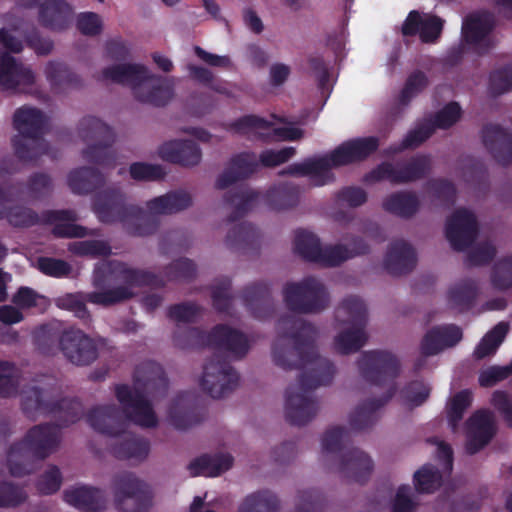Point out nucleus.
<instances>
[{
  "instance_id": "obj_28",
  "label": "nucleus",
  "mask_w": 512,
  "mask_h": 512,
  "mask_svg": "<svg viewBox=\"0 0 512 512\" xmlns=\"http://www.w3.org/2000/svg\"><path fill=\"white\" fill-rule=\"evenodd\" d=\"M241 298L251 315L257 319L269 318L275 311L270 285L265 281L246 285L241 292Z\"/></svg>"
},
{
  "instance_id": "obj_31",
  "label": "nucleus",
  "mask_w": 512,
  "mask_h": 512,
  "mask_svg": "<svg viewBox=\"0 0 512 512\" xmlns=\"http://www.w3.org/2000/svg\"><path fill=\"white\" fill-rule=\"evenodd\" d=\"M462 338L463 331L458 325H436L425 333L421 342V350L424 355L433 356L455 347Z\"/></svg>"
},
{
  "instance_id": "obj_60",
  "label": "nucleus",
  "mask_w": 512,
  "mask_h": 512,
  "mask_svg": "<svg viewBox=\"0 0 512 512\" xmlns=\"http://www.w3.org/2000/svg\"><path fill=\"white\" fill-rule=\"evenodd\" d=\"M489 282L493 289L499 292L512 288V255L503 256L493 264Z\"/></svg>"
},
{
  "instance_id": "obj_5",
  "label": "nucleus",
  "mask_w": 512,
  "mask_h": 512,
  "mask_svg": "<svg viewBox=\"0 0 512 512\" xmlns=\"http://www.w3.org/2000/svg\"><path fill=\"white\" fill-rule=\"evenodd\" d=\"M379 146L376 137L356 138L346 141L330 153L294 163L281 170L279 175L309 176L312 185L323 186L332 183L335 175L331 171L345 165L364 161Z\"/></svg>"
},
{
  "instance_id": "obj_32",
  "label": "nucleus",
  "mask_w": 512,
  "mask_h": 512,
  "mask_svg": "<svg viewBox=\"0 0 512 512\" xmlns=\"http://www.w3.org/2000/svg\"><path fill=\"white\" fill-rule=\"evenodd\" d=\"M109 450L118 459L142 462L149 455L150 443L147 439L125 429L114 436L109 444Z\"/></svg>"
},
{
  "instance_id": "obj_1",
  "label": "nucleus",
  "mask_w": 512,
  "mask_h": 512,
  "mask_svg": "<svg viewBox=\"0 0 512 512\" xmlns=\"http://www.w3.org/2000/svg\"><path fill=\"white\" fill-rule=\"evenodd\" d=\"M275 332L271 358L277 367L283 370H302L300 378L310 388L332 382L336 367L329 359L318 354L315 343L319 330L313 323L285 314L277 320Z\"/></svg>"
},
{
  "instance_id": "obj_41",
  "label": "nucleus",
  "mask_w": 512,
  "mask_h": 512,
  "mask_svg": "<svg viewBox=\"0 0 512 512\" xmlns=\"http://www.w3.org/2000/svg\"><path fill=\"white\" fill-rule=\"evenodd\" d=\"M348 432L344 427L333 426L328 428L321 438V461L331 469L348 449L345 443Z\"/></svg>"
},
{
  "instance_id": "obj_24",
  "label": "nucleus",
  "mask_w": 512,
  "mask_h": 512,
  "mask_svg": "<svg viewBox=\"0 0 512 512\" xmlns=\"http://www.w3.org/2000/svg\"><path fill=\"white\" fill-rule=\"evenodd\" d=\"M478 224L475 215L467 209H457L446 224V237L453 249L462 251L476 238Z\"/></svg>"
},
{
  "instance_id": "obj_50",
  "label": "nucleus",
  "mask_w": 512,
  "mask_h": 512,
  "mask_svg": "<svg viewBox=\"0 0 512 512\" xmlns=\"http://www.w3.org/2000/svg\"><path fill=\"white\" fill-rule=\"evenodd\" d=\"M300 189L293 183H281L269 188L265 194L266 204L275 211H284L296 207L299 203Z\"/></svg>"
},
{
  "instance_id": "obj_33",
  "label": "nucleus",
  "mask_w": 512,
  "mask_h": 512,
  "mask_svg": "<svg viewBox=\"0 0 512 512\" xmlns=\"http://www.w3.org/2000/svg\"><path fill=\"white\" fill-rule=\"evenodd\" d=\"M161 159L186 168L195 167L202 160L200 147L191 140H171L158 147Z\"/></svg>"
},
{
  "instance_id": "obj_46",
  "label": "nucleus",
  "mask_w": 512,
  "mask_h": 512,
  "mask_svg": "<svg viewBox=\"0 0 512 512\" xmlns=\"http://www.w3.org/2000/svg\"><path fill=\"white\" fill-rule=\"evenodd\" d=\"M160 227V220L145 207L133 206L123 230L133 237H147L155 234Z\"/></svg>"
},
{
  "instance_id": "obj_52",
  "label": "nucleus",
  "mask_w": 512,
  "mask_h": 512,
  "mask_svg": "<svg viewBox=\"0 0 512 512\" xmlns=\"http://www.w3.org/2000/svg\"><path fill=\"white\" fill-rule=\"evenodd\" d=\"M55 407L50 415L56 416L62 426H69L79 421L84 415V407L77 398L62 397L58 388L54 397Z\"/></svg>"
},
{
  "instance_id": "obj_6",
  "label": "nucleus",
  "mask_w": 512,
  "mask_h": 512,
  "mask_svg": "<svg viewBox=\"0 0 512 512\" xmlns=\"http://www.w3.org/2000/svg\"><path fill=\"white\" fill-rule=\"evenodd\" d=\"M60 427L44 423L30 428L21 442L8 451L7 465L12 476L21 477L35 469L34 461H42L55 453L61 443Z\"/></svg>"
},
{
  "instance_id": "obj_35",
  "label": "nucleus",
  "mask_w": 512,
  "mask_h": 512,
  "mask_svg": "<svg viewBox=\"0 0 512 512\" xmlns=\"http://www.w3.org/2000/svg\"><path fill=\"white\" fill-rule=\"evenodd\" d=\"M481 138L486 150L498 164L502 166L510 159L508 156L512 149L510 130L496 123H488L481 130Z\"/></svg>"
},
{
  "instance_id": "obj_45",
  "label": "nucleus",
  "mask_w": 512,
  "mask_h": 512,
  "mask_svg": "<svg viewBox=\"0 0 512 512\" xmlns=\"http://www.w3.org/2000/svg\"><path fill=\"white\" fill-rule=\"evenodd\" d=\"M67 182L73 193L88 194L103 187L107 179L99 168L84 166L71 171L68 174Z\"/></svg>"
},
{
  "instance_id": "obj_9",
  "label": "nucleus",
  "mask_w": 512,
  "mask_h": 512,
  "mask_svg": "<svg viewBox=\"0 0 512 512\" xmlns=\"http://www.w3.org/2000/svg\"><path fill=\"white\" fill-rule=\"evenodd\" d=\"M282 296L288 310L304 315L319 314L331 303L328 288L322 280L314 276L286 283Z\"/></svg>"
},
{
  "instance_id": "obj_30",
  "label": "nucleus",
  "mask_w": 512,
  "mask_h": 512,
  "mask_svg": "<svg viewBox=\"0 0 512 512\" xmlns=\"http://www.w3.org/2000/svg\"><path fill=\"white\" fill-rule=\"evenodd\" d=\"M63 499L81 512H103L108 503L103 490L88 485H75L65 489Z\"/></svg>"
},
{
  "instance_id": "obj_14",
  "label": "nucleus",
  "mask_w": 512,
  "mask_h": 512,
  "mask_svg": "<svg viewBox=\"0 0 512 512\" xmlns=\"http://www.w3.org/2000/svg\"><path fill=\"white\" fill-rule=\"evenodd\" d=\"M57 386L48 377L25 385L20 392V409L31 420H37L53 412Z\"/></svg>"
},
{
  "instance_id": "obj_63",
  "label": "nucleus",
  "mask_w": 512,
  "mask_h": 512,
  "mask_svg": "<svg viewBox=\"0 0 512 512\" xmlns=\"http://www.w3.org/2000/svg\"><path fill=\"white\" fill-rule=\"evenodd\" d=\"M197 275V266L191 259L179 258L170 263L164 277L167 281H191Z\"/></svg>"
},
{
  "instance_id": "obj_23",
  "label": "nucleus",
  "mask_w": 512,
  "mask_h": 512,
  "mask_svg": "<svg viewBox=\"0 0 512 512\" xmlns=\"http://www.w3.org/2000/svg\"><path fill=\"white\" fill-rule=\"evenodd\" d=\"M251 340L242 331L225 324L211 330L210 346L222 350L232 360H242L251 349Z\"/></svg>"
},
{
  "instance_id": "obj_34",
  "label": "nucleus",
  "mask_w": 512,
  "mask_h": 512,
  "mask_svg": "<svg viewBox=\"0 0 512 512\" xmlns=\"http://www.w3.org/2000/svg\"><path fill=\"white\" fill-rule=\"evenodd\" d=\"M396 388L390 385L385 396L359 402L349 414L352 429L364 431L372 428L379 419L378 411L392 398Z\"/></svg>"
},
{
  "instance_id": "obj_19",
  "label": "nucleus",
  "mask_w": 512,
  "mask_h": 512,
  "mask_svg": "<svg viewBox=\"0 0 512 512\" xmlns=\"http://www.w3.org/2000/svg\"><path fill=\"white\" fill-rule=\"evenodd\" d=\"M60 351L68 362L76 366H88L98 358L96 342L80 329L62 331Z\"/></svg>"
},
{
  "instance_id": "obj_48",
  "label": "nucleus",
  "mask_w": 512,
  "mask_h": 512,
  "mask_svg": "<svg viewBox=\"0 0 512 512\" xmlns=\"http://www.w3.org/2000/svg\"><path fill=\"white\" fill-rule=\"evenodd\" d=\"M44 73L55 92H63L83 86L82 78L60 62H48Z\"/></svg>"
},
{
  "instance_id": "obj_53",
  "label": "nucleus",
  "mask_w": 512,
  "mask_h": 512,
  "mask_svg": "<svg viewBox=\"0 0 512 512\" xmlns=\"http://www.w3.org/2000/svg\"><path fill=\"white\" fill-rule=\"evenodd\" d=\"M22 371L11 361L0 360V398H14L19 394Z\"/></svg>"
},
{
  "instance_id": "obj_11",
  "label": "nucleus",
  "mask_w": 512,
  "mask_h": 512,
  "mask_svg": "<svg viewBox=\"0 0 512 512\" xmlns=\"http://www.w3.org/2000/svg\"><path fill=\"white\" fill-rule=\"evenodd\" d=\"M239 382V373L220 356L214 355L205 361L200 386L210 397L222 399L229 396L237 389Z\"/></svg>"
},
{
  "instance_id": "obj_56",
  "label": "nucleus",
  "mask_w": 512,
  "mask_h": 512,
  "mask_svg": "<svg viewBox=\"0 0 512 512\" xmlns=\"http://www.w3.org/2000/svg\"><path fill=\"white\" fill-rule=\"evenodd\" d=\"M256 198L257 194L247 187H239L229 191L225 195V201L229 203L234 210L228 216V221L233 222L251 210L256 202Z\"/></svg>"
},
{
  "instance_id": "obj_59",
  "label": "nucleus",
  "mask_w": 512,
  "mask_h": 512,
  "mask_svg": "<svg viewBox=\"0 0 512 512\" xmlns=\"http://www.w3.org/2000/svg\"><path fill=\"white\" fill-rule=\"evenodd\" d=\"M508 331L509 324L506 322H499L482 338L474 351V356L477 359H483L495 354L498 347L504 341Z\"/></svg>"
},
{
  "instance_id": "obj_3",
  "label": "nucleus",
  "mask_w": 512,
  "mask_h": 512,
  "mask_svg": "<svg viewBox=\"0 0 512 512\" xmlns=\"http://www.w3.org/2000/svg\"><path fill=\"white\" fill-rule=\"evenodd\" d=\"M115 396L120 404H103L92 407L86 414L88 424L97 432L116 436L132 422L145 429L158 426V416L148 401L138 399L129 385L115 386Z\"/></svg>"
},
{
  "instance_id": "obj_55",
  "label": "nucleus",
  "mask_w": 512,
  "mask_h": 512,
  "mask_svg": "<svg viewBox=\"0 0 512 512\" xmlns=\"http://www.w3.org/2000/svg\"><path fill=\"white\" fill-rule=\"evenodd\" d=\"M280 500L269 490L257 491L248 495L238 512H279Z\"/></svg>"
},
{
  "instance_id": "obj_43",
  "label": "nucleus",
  "mask_w": 512,
  "mask_h": 512,
  "mask_svg": "<svg viewBox=\"0 0 512 512\" xmlns=\"http://www.w3.org/2000/svg\"><path fill=\"white\" fill-rule=\"evenodd\" d=\"M72 11L63 0H45L39 9V23L50 30L61 31L68 27Z\"/></svg>"
},
{
  "instance_id": "obj_49",
  "label": "nucleus",
  "mask_w": 512,
  "mask_h": 512,
  "mask_svg": "<svg viewBox=\"0 0 512 512\" xmlns=\"http://www.w3.org/2000/svg\"><path fill=\"white\" fill-rule=\"evenodd\" d=\"M382 207L385 211L393 215L409 219L418 212L420 208V200L414 192H394L384 198Z\"/></svg>"
},
{
  "instance_id": "obj_39",
  "label": "nucleus",
  "mask_w": 512,
  "mask_h": 512,
  "mask_svg": "<svg viewBox=\"0 0 512 512\" xmlns=\"http://www.w3.org/2000/svg\"><path fill=\"white\" fill-rule=\"evenodd\" d=\"M416 253L413 247L404 240L392 242L387 250L384 266L392 275L409 273L416 265Z\"/></svg>"
},
{
  "instance_id": "obj_42",
  "label": "nucleus",
  "mask_w": 512,
  "mask_h": 512,
  "mask_svg": "<svg viewBox=\"0 0 512 512\" xmlns=\"http://www.w3.org/2000/svg\"><path fill=\"white\" fill-rule=\"evenodd\" d=\"M234 462L231 454L225 452H216L204 454L194 459L188 465L191 476L204 475L209 477L219 476L228 471Z\"/></svg>"
},
{
  "instance_id": "obj_17",
  "label": "nucleus",
  "mask_w": 512,
  "mask_h": 512,
  "mask_svg": "<svg viewBox=\"0 0 512 512\" xmlns=\"http://www.w3.org/2000/svg\"><path fill=\"white\" fill-rule=\"evenodd\" d=\"M310 388L303 383V378L288 387L285 399V418L295 426H303L309 423L318 412V404L313 398Z\"/></svg>"
},
{
  "instance_id": "obj_4",
  "label": "nucleus",
  "mask_w": 512,
  "mask_h": 512,
  "mask_svg": "<svg viewBox=\"0 0 512 512\" xmlns=\"http://www.w3.org/2000/svg\"><path fill=\"white\" fill-rule=\"evenodd\" d=\"M103 83H114L130 89L133 98L143 104L162 107L174 97V80L154 74L140 63H115L94 75Z\"/></svg>"
},
{
  "instance_id": "obj_58",
  "label": "nucleus",
  "mask_w": 512,
  "mask_h": 512,
  "mask_svg": "<svg viewBox=\"0 0 512 512\" xmlns=\"http://www.w3.org/2000/svg\"><path fill=\"white\" fill-rule=\"evenodd\" d=\"M113 144L92 143L86 145L81 151L83 160L102 168H114L117 156L110 149Z\"/></svg>"
},
{
  "instance_id": "obj_37",
  "label": "nucleus",
  "mask_w": 512,
  "mask_h": 512,
  "mask_svg": "<svg viewBox=\"0 0 512 512\" xmlns=\"http://www.w3.org/2000/svg\"><path fill=\"white\" fill-rule=\"evenodd\" d=\"M44 220L53 223L52 232L57 237L83 238L90 235H97V229H88L84 226L75 224L78 215L73 210H55L47 211L44 214Z\"/></svg>"
},
{
  "instance_id": "obj_15",
  "label": "nucleus",
  "mask_w": 512,
  "mask_h": 512,
  "mask_svg": "<svg viewBox=\"0 0 512 512\" xmlns=\"http://www.w3.org/2000/svg\"><path fill=\"white\" fill-rule=\"evenodd\" d=\"M280 121L287 125L284 127H276L274 123L263 118L255 115H247L235 121L232 124V128L239 134L265 141H294L303 137V130L292 126V123L287 122L286 119H280Z\"/></svg>"
},
{
  "instance_id": "obj_36",
  "label": "nucleus",
  "mask_w": 512,
  "mask_h": 512,
  "mask_svg": "<svg viewBox=\"0 0 512 512\" xmlns=\"http://www.w3.org/2000/svg\"><path fill=\"white\" fill-rule=\"evenodd\" d=\"M258 159L255 154L240 153L233 156L223 172L218 176L215 187L227 189L238 181L248 178L257 168Z\"/></svg>"
},
{
  "instance_id": "obj_2",
  "label": "nucleus",
  "mask_w": 512,
  "mask_h": 512,
  "mask_svg": "<svg viewBox=\"0 0 512 512\" xmlns=\"http://www.w3.org/2000/svg\"><path fill=\"white\" fill-rule=\"evenodd\" d=\"M94 291L89 293H68L55 299L61 309L74 313L79 319H88L86 302L102 307H111L132 299L135 288L143 285L162 287L165 280L142 269L119 260H107L95 265L92 275Z\"/></svg>"
},
{
  "instance_id": "obj_61",
  "label": "nucleus",
  "mask_w": 512,
  "mask_h": 512,
  "mask_svg": "<svg viewBox=\"0 0 512 512\" xmlns=\"http://www.w3.org/2000/svg\"><path fill=\"white\" fill-rule=\"evenodd\" d=\"M189 77L212 89L213 91L223 94L228 98H233L234 94L227 88V85L223 81L215 80L214 74L207 68L189 64L187 65Z\"/></svg>"
},
{
  "instance_id": "obj_62",
  "label": "nucleus",
  "mask_w": 512,
  "mask_h": 512,
  "mask_svg": "<svg viewBox=\"0 0 512 512\" xmlns=\"http://www.w3.org/2000/svg\"><path fill=\"white\" fill-rule=\"evenodd\" d=\"M211 298L217 311L230 313L233 302L231 280L229 278L215 280L211 286Z\"/></svg>"
},
{
  "instance_id": "obj_10",
  "label": "nucleus",
  "mask_w": 512,
  "mask_h": 512,
  "mask_svg": "<svg viewBox=\"0 0 512 512\" xmlns=\"http://www.w3.org/2000/svg\"><path fill=\"white\" fill-rule=\"evenodd\" d=\"M112 494L117 512H149L152 507V495L148 486L129 472L114 476Z\"/></svg>"
},
{
  "instance_id": "obj_25",
  "label": "nucleus",
  "mask_w": 512,
  "mask_h": 512,
  "mask_svg": "<svg viewBox=\"0 0 512 512\" xmlns=\"http://www.w3.org/2000/svg\"><path fill=\"white\" fill-rule=\"evenodd\" d=\"M494 26V17L488 12H478L467 16L462 24V39L478 53L491 45L490 33Z\"/></svg>"
},
{
  "instance_id": "obj_8",
  "label": "nucleus",
  "mask_w": 512,
  "mask_h": 512,
  "mask_svg": "<svg viewBox=\"0 0 512 512\" xmlns=\"http://www.w3.org/2000/svg\"><path fill=\"white\" fill-rule=\"evenodd\" d=\"M45 125L44 114L36 108L23 106L14 112L13 126L18 134L11 141L20 161L34 162L48 152V144L43 139Z\"/></svg>"
},
{
  "instance_id": "obj_51",
  "label": "nucleus",
  "mask_w": 512,
  "mask_h": 512,
  "mask_svg": "<svg viewBox=\"0 0 512 512\" xmlns=\"http://www.w3.org/2000/svg\"><path fill=\"white\" fill-rule=\"evenodd\" d=\"M368 341L366 327L349 326L333 339V349L341 355L358 352Z\"/></svg>"
},
{
  "instance_id": "obj_16",
  "label": "nucleus",
  "mask_w": 512,
  "mask_h": 512,
  "mask_svg": "<svg viewBox=\"0 0 512 512\" xmlns=\"http://www.w3.org/2000/svg\"><path fill=\"white\" fill-rule=\"evenodd\" d=\"M460 116V106L455 102L449 103L434 116L418 123L413 130L408 132L401 144L395 147L393 151L396 153L404 149L418 147L434 133L436 128L448 129L460 119Z\"/></svg>"
},
{
  "instance_id": "obj_27",
  "label": "nucleus",
  "mask_w": 512,
  "mask_h": 512,
  "mask_svg": "<svg viewBox=\"0 0 512 512\" xmlns=\"http://www.w3.org/2000/svg\"><path fill=\"white\" fill-rule=\"evenodd\" d=\"M261 231L250 222L233 224L224 238V245L233 252L242 254L257 253L262 245Z\"/></svg>"
},
{
  "instance_id": "obj_38",
  "label": "nucleus",
  "mask_w": 512,
  "mask_h": 512,
  "mask_svg": "<svg viewBox=\"0 0 512 512\" xmlns=\"http://www.w3.org/2000/svg\"><path fill=\"white\" fill-rule=\"evenodd\" d=\"M444 21L434 15L421 16L417 11H411L403 23L402 33L405 36L419 33L425 43L435 42L443 29Z\"/></svg>"
},
{
  "instance_id": "obj_29",
  "label": "nucleus",
  "mask_w": 512,
  "mask_h": 512,
  "mask_svg": "<svg viewBox=\"0 0 512 512\" xmlns=\"http://www.w3.org/2000/svg\"><path fill=\"white\" fill-rule=\"evenodd\" d=\"M481 294L480 280L466 277L451 284L446 291L447 307L458 313L471 310Z\"/></svg>"
},
{
  "instance_id": "obj_57",
  "label": "nucleus",
  "mask_w": 512,
  "mask_h": 512,
  "mask_svg": "<svg viewBox=\"0 0 512 512\" xmlns=\"http://www.w3.org/2000/svg\"><path fill=\"white\" fill-rule=\"evenodd\" d=\"M62 332L55 323L44 324L34 331V342L38 350L45 355H54L60 350Z\"/></svg>"
},
{
  "instance_id": "obj_47",
  "label": "nucleus",
  "mask_w": 512,
  "mask_h": 512,
  "mask_svg": "<svg viewBox=\"0 0 512 512\" xmlns=\"http://www.w3.org/2000/svg\"><path fill=\"white\" fill-rule=\"evenodd\" d=\"M194 397L190 393H182L173 399L168 409V420L176 429L185 430L198 422L193 412Z\"/></svg>"
},
{
  "instance_id": "obj_26",
  "label": "nucleus",
  "mask_w": 512,
  "mask_h": 512,
  "mask_svg": "<svg viewBox=\"0 0 512 512\" xmlns=\"http://www.w3.org/2000/svg\"><path fill=\"white\" fill-rule=\"evenodd\" d=\"M331 469L349 481L364 483L374 470V462L363 450L349 448Z\"/></svg>"
},
{
  "instance_id": "obj_12",
  "label": "nucleus",
  "mask_w": 512,
  "mask_h": 512,
  "mask_svg": "<svg viewBox=\"0 0 512 512\" xmlns=\"http://www.w3.org/2000/svg\"><path fill=\"white\" fill-rule=\"evenodd\" d=\"M359 375L368 383L381 386L392 382L401 371L399 358L387 350H370L356 360Z\"/></svg>"
},
{
  "instance_id": "obj_13",
  "label": "nucleus",
  "mask_w": 512,
  "mask_h": 512,
  "mask_svg": "<svg viewBox=\"0 0 512 512\" xmlns=\"http://www.w3.org/2000/svg\"><path fill=\"white\" fill-rule=\"evenodd\" d=\"M431 170V158L418 155L409 160L395 164L384 162L365 176L367 182L387 180L392 184L400 185L424 178Z\"/></svg>"
},
{
  "instance_id": "obj_22",
  "label": "nucleus",
  "mask_w": 512,
  "mask_h": 512,
  "mask_svg": "<svg viewBox=\"0 0 512 512\" xmlns=\"http://www.w3.org/2000/svg\"><path fill=\"white\" fill-rule=\"evenodd\" d=\"M496 433L494 414L489 410H478L466 421L465 451L476 454L492 440Z\"/></svg>"
},
{
  "instance_id": "obj_7",
  "label": "nucleus",
  "mask_w": 512,
  "mask_h": 512,
  "mask_svg": "<svg viewBox=\"0 0 512 512\" xmlns=\"http://www.w3.org/2000/svg\"><path fill=\"white\" fill-rule=\"evenodd\" d=\"M294 247L297 254L307 261L325 267H335L356 256L368 252V245L357 236L345 238V242L321 246L319 238L307 230L295 231Z\"/></svg>"
},
{
  "instance_id": "obj_20",
  "label": "nucleus",
  "mask_w": 512,
  "mask_h": 512,
  "mask_svg": "<svg viewBox=\"0 0 512 512\" xmlns=\"http://www.w3.org/2000/svg\"><path fill=\"white\" fill-rule=\"evenodd\" d=\"M36 82V75L31 66L23 63L13 55L1 53L0 56V91L17 93L26 91Z\"/></svg>"
},
{
  "instance_id": "obj_40",
  "label": "nucleus",
  "mask_w": 512,
  "mask_h": 512,
  "mask_svg": "<svg viewBox=\"0 0 512 512\" xmlns=\"http://www.w3.org/2000/svg\"><path fill=\"white\" fill-rule=\"evenodd\" d=\"M334 316L339 326L366 327L368 323V308L361 297L349 295L343 298L337 305Z\"/></svg>"
},
{
  "instance_id": "obj_18",
  "label": "nucleus",
  "mask_w": 512,
  "mask_h": 512,
  "mask_svg": "<svg viewBox=\"0 0 512 512\" xmlns=\"http://www.w3.org/2000/svg\"><path fill=\"white\" fill-rule=\"evenodd\" d=\"M134 204L127 202L126 194L118 187H109L98 192L93 199V211L100 222L119 223L122 229Z\"/></svg>"
},
{
  "instance_id": "obj_54",
  "label": "nucleus",
  "mask_w": 512,
  "mask_h": 512,
  "mask_svg": "<svg viewBox=\"0 0 512 512\" xmlns=\"http://www.w3.org/2000/svg\"><path fill=\"white\" fill-rule=\"evenodd\" d=\"M173 344L182 350L210 346L211 331L207 333L196 327H178L173 334Z\"/></svg>"
},
{
  "instance_id": "obj_21",
  "label": "nucleus",
  "mask_w": 512,
  "mask_h": 512,
  "mask_svg": "<svg viewBox=\"0 0 512 512\" xmlns=\"http://www.w3.org/2000/svg\"><path fill=\"white\" fill-rule=\"evenodd\" d=\"M132 393L138 399L148 401V396L157 397L166 392L167 380L162 367L155 362L147 361L138 365L133 376Z\"/></svg>"
},
{
  "instance_id": "obj_64",
  "label": "nucleus",
  "mask_w": 512,
  "mask_h": 512,
  "mask_svg": "<svg viewBox=\"0 0 512 512\" xmlns=\"http://www.w3.org/2000/svg\"><path fill=\"white\" fill-rule=\"evenodd\" d=\"M415 488L420 493H432L442 482V476L432 465H424L414 474Z\"/></svg>"
},
{
  "instance_id": "obj_44",
  "label": "nucleus",
  "mask_w": 512,
  "mask_h": 512,
  "mask_svg": "<svg viewBox=\"0 0 512 512\" xmlns=\"http://www.w3.org/2000/svg\"><path fill=\"white\" fill-rule=\"evenodd\" d=\"M77 136L86 145L92 143L114 144L113 129L94 116H85L77 124Z\"/></svg>"
}]
</instances>
